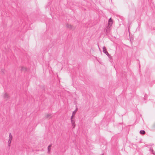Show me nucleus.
I'll list each match as a JSON object with an SVG mask.
<instances>
[{"mask_svg":"<svg viewBox=\"0 0 155 155\" xmlns=\"http://www.w3.org/2000/svg\"><path fill=\"white\" fill-rule=\"evenodd\" d=\"M51 147V145H49L48 147V152L49 153L51 151V148L50 147Z\"/></svg>","mask_w":155,"mask_h":155,"instance_id":"obj_7","label":"nucleus"},{"mask_svg":"<svg viewBox=\"0 0 155 155\" xmlns=\"http://www.w3.org/2000/svg\"><path fill=\"white\" fill-rule=\"evenodd\" d=\"M67 27L71 29L74 30L75 29V28L74 27L70 25H67Z\"/></svg>","mask_w":155,"mask_h":155,"instance_id":"obj_6","label":"nucleus"},{"mask_svg":"<svg viewBox=\"0 0 155 155\" xmlns=\"http://www.w3.org/2000/svg\"><path fill=\"white\" fill-rule=\"evenodd\" d=\"M12 136L11 134L10 133L9 134V137L8 140V145L9 147L10 146H11V143L12 140Z\"/></svg>","mask_w":155,"mask_h":155,"instance_id":"obj_2","label":"nucleus"},{"mask_svg":"<svg viewBox=\"0 0 155 155\" xmlns=\"http://www.w3.org/2000/svg\"><path fill=\"white\" fill-rule=\"evenodd\" d=\"M103 52L104 53L106 54L107 55L109 56V54L108 53V52L107 51V50L106 49V48L105 46H104L103 48Z\"/></svg>","mask_w":155,"mask_h":155,"instance_id":"obj_4","label":"nucleus"},{"mask_svg":"<svg viewBox=\"0 0 155 155\" xmlns=\"http://www.w3.org/2000/svg\"><path fill=\"white\" fill-rule=\"evenodd\" d=\"M22 71H25V68L24 67H22L21 68Z\"/></svg>","mask_w":155,"mask_h":155,"instance_id":"obj_11","label":"nucleus"},{"mask_svg":"<svg viewBox=\"0 0 155 155\" xmlns=\"http://www.w3.org/2000/svg\"><path fill=\"white\" fill-rule=\"evenodd\" d=\"M46 118H51V114H48L46 116Z\"/></svg>","mask_w":155,"mask_h":155,"instance_id":"obj_10","label":"nucleus"},{"mask_svg":"<svg viewBox=\"0 0 155 155\" xmlns=\"http://www.w3.org/2000/svg\"><path fill=\"white\" fill-rule=\"evenodd\" d=\"M4 97L5 98H6L8 97V95L7 93H5L4 96Z\"/></svg>","mask_w":155,"mask_h":155,"instance_id":"obj_9","label":"nucleus"},{"mask_svg":"<svg viewBox=\"0 0 155 155\" xmlns=\"http://www.w3.org/2000/svg\"><path fill=\"white\" fill-rule=\"evenodd\" d=\"M140 133L141 134H144L145 133V131L143 130H140Z\"/></svg>","mask_w":155,"mask_h":155,"instance_id":"obj_8","label":"nucleus"},{"mask_svg":"<svg viewBox=\"0 0 155 155\" xmlns=\"http://www.w3.org/2000/svg\"><path fill=\"white\" fill-rule=\"evenodd\" d=\"M71 121L72 128H75L76 124H75V120L74 118H71Z\"/></svg>","mask_w":155,"mask_h":155,"instance_id":"obj_3","label":"nucleus"},{"mask_svg":"<svg viewBox=\"0 0 155 155\" xmlns=\"http://www.w3.org/2000/svg\"><path fill=\"white\" fill-rule=\"evenodd\" d=\"M113 20L111 19V18H110L108 22V27H107V29H106V32H108L109 30H110L111 29V27L112 25L113 24Z\"/></svg>","mask_w":155,"mask_h":155,"instance_id":"obj_1","label":"nucleus"},{"mask_svg":"<svg viewBox=\"0 0 155 155\" xmlns=\"http://www.w3.org/2000/svg\"><path fill=\"white\" fill-rule=\"evenodd\" d=\"M77 111V109H76L75 110L73 111L72 113V115L71 117V118H74V115L75 114H76V111Z\"/></svg>","mask_w":155,"mask_h":155,"instance_id":"obj_5","label":"nucleus"}]
</instances>
